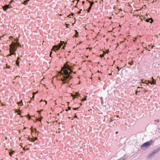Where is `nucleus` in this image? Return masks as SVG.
I'll use <instances>...</instances> for the list:
<instances>
[{
	"label": "nucleus",
	"instance_id": "1",
	"mask_svg": "<svg viewBox=\"0 0 160 160\" xmlns=\"http://www.w3.org/2000/svg\"><path fill=\"white\" fill-rule=\"evenodd\" d=\"M73 67L72 65L65 63L64 67L62 69L60 72V77L59 80L61 81L62 84H69L70 81L73 78L71 74L74 72Z\"/></svg>",
	"mask_w": 160,
	"mask_h": 160
},
{
	"label": "nucleus",
	"instance_id": "2",
	"mask_svg": "<svg viewBox=\"0 0 160 160\" xmlns=\"http://www.w3.org/2000/svg\"><path fill=\"white\" fill-rule=\"evenodd\" d=\"M20 45V44L18 41H17L16 42H12L11 44L9 45L10 48L9 51L10 53L15 56L16 54V51L17 50V47Z\"/></svg>",
	"mask_w": 160,
	"mask_h": 160
},
{
	"label": "nucleus",
	"instance_id": "3",
	"mask_svg": "<svg viewBox=\"0 0 160 160\" xmlns=\"http://www.w3.org/2000/svg\"><path fill=\"white\" fill-rule=\"evenodd\" d=\"M160 151V147H158L156 149L152 151L150 153L147 157V158L148 159H149L152 157H153L155 155L158 153V152Z\"/></svg>",
	"mask_w": 160,
	"mask_h": 160
},
{
	"label": "nucleus",
	"instance_id": "4",
	"mask_svg": "<svg viewBox=\"0 0 160 160\" xmlns=\"http://www.w3.org/2000/svg\"><path fill=\"white\" fill-rule=\"evenodd\" d=\"M154 142V141L152 139L146 142L141 145V148L142 149H144L145 148H147Z\"/></svg>",
	"mask_w": 160,
	"mask_h": 160
},
{
	"label": "nucleus",
	"instance_id": "5",
	"mask_svg": "<svg viewBox=\"0 0 160 160\" xmlns=\"http://www.w3.org/2000/svg\"><path fill=\"white\" fill-rule=\"evenodd\" d=\"M62 46V45L61 44L54 46L53 48V50L54 51L58 50L61 48Z\"/></svg>",
	"mask_w": 160,
	"mask_h": 160
},
{
	"label": "nucleus",
	"instance_id": "6",
	"mask_svg": "<svg viewBox=\"0 0 160 160\" xmlns=\"http://www.w3.org/2000/svg\"><path fill=\"white\" fill-rule=\"evenodd\" d=\"M89 2L90 4V5L87 10V12L88 13L89 12L90 10L91 9L92 5L94 4V2L93 1L91 2L90 1H89Z\"/></svg>",
	"mask_w": 160,
	"mask_h": 160
},
{
	"label": "nucleus",
	"instance_id": "7",
	"mask_svg": "<svg viewBox=\"0 0 160 160\" xmlns=\"http://www.w3.org/2000/svg\"><path fill=\"white\" fill-rule=\"evenodd\" d=\"M144 20L147 22H149L151 23H152L153 22V20L152 19L149 18L145 19H144Z\"/></svg>",
	"mask_w": 160,
	"mask_h": 160
},
{
	"label": "nucleus",
	"instance_id": "8",
	"mask_svg": "<svg viewBox=\"0 0 160 160\" xmlns=\"http://www.w3.org/2000/svg\"><path fill=\"white\" fill-rule=\"evenodd\" d=\"M31 132H35L36 134H37V135H38V131L37 130V129L36 128H32L31 129Z\"/></svg>",
	"mask_w": 160,
	"mask_h": 160
},
{
	"label": "nucleus",
	"instance_id": "9",
	"mask_svg": "<svg viewBox=\"0 0 160 160\" xmlns=\"http://www.w3.org/2000/svg\"><path fill=\"white\" fill-rule=\"evenodd\" d=\"M149 83L151 84H156V80L154 79H153L152 81H148Z\"/></svg>",
	"mask_w": 160,
	"mask_h": 160
},
{
	"label": "nucleus",
	"instance_id": "10",
	"mask_svg": "<svg viewBox=\"0 0 160 160\" xmlns=\"http://www.w3.org/2000/svg\"><path fill=\"white\" fill-rule=\"evenodd\" d=\"M19 60H20V58L19 57H18L17 58V60H16V64L18 65H19V63H20L19 61Z\"/></svg>",
	"mask_w": 160,
	"mask_h": 160
},
{
	"label": "nucleus",
	"instance_id": "11",
	"mask_svg": "<svg viewBox=\"0 0 160 160\" xmlns=\"http://www.w3.org/2000/svg\"><path fill=\"white\" fill-rule=\"evenodd\" d=\"M2 8L3 10L5 11H6L7 9H8V8L6 7V5H4L2 6Z\"/></svg>",
	"mask_w": 160,
	"mask_h": 160
},
{
	"label": "nucleus",
	"instance_id": "12",
	"mask_svg": "<svg viewBox=\"0 0 160 160\" xmlns=\"http://www.w3.org/2000/svg\"><path fill=\"white\" fill-rule=\"evenodd\" d=\"M11 3H12V2H9V4L6 5V7L7 8H8H8H12V7L10 6V4H11Z\"/></svg>",
	"mask_w": 160,
	"mask_h": 160
},
{
	"label": "nucleus",
	"instance_id": "13",
	"mask_svg": "<svg viewBox=\"0 0 160 160\" xmlns=\"http://www.w3.org/2000/svg\"><path fill=\"white\" fill-rule=\"evenodd\" d=\"M14 152L13 150H11L9 152V154L10 155L12 156Z\"/></svg>",
	"mask_w": 160,
	"mask_h": 160
},
{
	"label": "nucleus",
	"instance_id": "14",
	"mask_svg": "<svg viewBox=\"0 0 160 160\" xmlns=\"http://www.w3.org/2000/svg\"><path fill=\"white\" fill-rule=\"evenodd\" d=\"M42 118H43V117L42 116H40L38 118V120L39 121H41Z\"/></svg>",
	"mask_w": 160,
	"mask_h": 160
},
{
	"label": "nucleus",
	"instance_id": "15",
	"mask_svg": "<svg viewBox=\"0 0 160 160\" xmlns=\"http://www.w3.org/2000/svg\"><path fill=\"white\" fill-rule=\"evenodd\" d=\"M128 63L129 64L131 65H133V63L132 62H128Z\"/></svg>",
	"mask_w": 160,
	"mask_h": 160
},
{
	"label": "nucleus",
	"instance_id": "16",
	"mask_svg": "<svg viewBox=\"0 0 160 160\" xmlns=\"http://www.w3.org/2000/svg\"><path fill=\"white\" fill-rule=\"evenodd\" d=\"M82 11V9H81L80 10V11H78V12H77V13L78 14H79L80 13H81V11Z\"/></svg>",
	"mask_w": 160,
	"mask_h": 160
},
{
	"label": "nucleus",
	"instance_id": "17",
	"mask_svg": "<svg viewBox=\"0 0 160 160\" xmlns=\"http://www.w3.org/2000/svg\"><path fill=\"white\" fill-rule=\"evenodd\" d=\"M79 107L78 108H73V109L74 110H77L79 108Z\"/></svg>",
	"mask_w": 160,
	"mask_h": 160
},
{
	"label": "nucleus",
	"instance_id": "18",
	"mask_svg": "<svg viewBox=\"0 0 160 160\" xmlns=\"http://www.w3.org/2000/svg\"><path fill=\"white\" fill-rule=\"evenodd\" d=\"M6 67H7V68H9V69H10V67H11V66H9V65H7Z\"/></svg>",
	"mask_w": 160,
	"mask_h": 160
},
{
	"label": "nucleus",
	"instance_id": "19",
	"mask_svg": "<svg viewBox=\"0 0 160 160\" xmlns=\"http://www.w3.org/2000/svg\"><path fill=\"white\" fill-rule=\"evenodd\" d=\"M140 92V91H138L137 90L136 91V92H135V93L136 95H137L138 94V92Z\"/></svg>",
	"mask_w": 160,
	"mask_h": 160
},
{
	"label": "nucleus",
	"instance_id": "20",
	"mask_svg": "<svg viewBox=\"0 0 160 160\" xmlns=\"http://www.w3.org/2000/svg\"><path fill=\"white\" fill-rule=\"evenodd\" d=\"M131 82H132L133 83H134V82H136V80L135 79H134L132 81H131Z\"/></svg>",
	"mask_w": 160,
	"mask_h": 160
},
{
	"label": "nucleus",
	"instance_id": "21",
	"mask_svg": "<svg viewBox=\"0 0 160 160\" xmlns=\"http://www.w3.org/2000/svg\"><path fill=\"white\" fill-rule=\"evenodd\" d=\"M26 3V1H24L23 3L24 4H27V3Z\"/></svg>",
	"mask_w": 160,
	"mask_h": 160
},
{
	"label": "nucleus",
	"instance_id": "22",
	"mask_svg": "<svg viewBox=\"0 0 160 160\" xmlns=\"http://www.w3.org/2000/svg\"><path fill=\"white\" fill-rule=\"evenodd\" d=\"M86 100V98H85V99L82 98V100L83 101H85Z\"/></svg>",
	"mask_w": 160,
	"mask_h": 160
},
{
	"label": "nucleus",
	"instance_id": "23",
	"mask_svg": "<svg viewBox=\"0 0 160 160\" xmlns=\"http://www.w3.org/2000/svg\"><path fill=\"white\" fill-rule=\"evenodd\" d=\"M127 159V158H123V159H122L121 160H126Z\"/></svg>",
	"mask_w": 160,
	"mask_h": 160
},
{
	"label": "nucleus",
	"instance_id": "24",
	"mask_svg": "<svg viewBox=\"0 0 160 160\" xmlns=\"http://www.w3.org/2000/svg\"><path fill=\"white\" fill-rule=\"evenodd\" d=\"M156 122H159V119H157V120H155Z\"/></svg>",
	"mask_w": 160,
	"mask_h": 160
},
{
	"label": "nucleus",
	"instance_id": "25",
	"mask_svg": "<svg viewBox=\"0 0 160 160\" xmlns=\"http://www.w3.org/2000/svg\"><path fill=\"white\" fill-rule=\"evenodd\" d=\"M119 12H121L122 11V9H118Z\"/></svg>",
	"mask_w": 160,
	"mask_h": 160
},
{
	"label": "nucleus",
	"instance_id": "26",
	"mask_svg": "<svg viewBox=\"0 0 160 160\" xmlns=\"http://www.w3.org/2000/svg\"><path fill=\"white\" fill-rule=\"evenodd\" d=\"M76 34L77 35H78V32H77V30H76Z\"/></svg>",
	"mask_w": 160,
	"mask_h": 160
},
{
	"label": "nucleus",
	"instance_id": "27",
	"mask_svg": "<svg viewBox=\"0 0 160 160\" xmlns=\"http://www.w3.org/2000/svg\"><path fill=\"white\" fill-rule=\"evenodd\" d=\"M12 54L11 53H10V54H9L8 56H11L12 55Z\"/></svg>",
	"mask_w": 160,
	"mask_h": 160
},
{
	"label": "nucleus",
	"instance_id": "28",
	"mask_svg": "<svg viewBox=\"0 0 160 160\" xmlns=\"http://www.w3.org/2000/svg\"><path fill=\"white\" fill-rule=\"evenodd\" d=\"M117 68L118 69V72H119V70H120V69H119V67H117Z\"/></svg>",
	"mask_w": 160,
	"mask_h": 160
},
{
	"label": "nucleus",
	"instance_id": "29",
	"mask_svg": "<svg viewBox=\"0 0 160 160\" xmlns=\"http://www.w3.org/2000/svg\"><path fill=\"white\" fill-rule=\"evenodd\" d=\"M30 0H26L25 1H26V3H28V2Z\"/></svg>",
	"mask_w": 160,
	"mask_h": 160
},
{
	"label": "nucleus",
	"instance_id": "30",
	"mask_svg": "<svg viewBox=\"0 0 160 160\" xmlns=\"http://www.w3.org/2000/svg\"><path fill=\"white\" fill-rule=\"evenodd\" d=\"M155 47V46H152L150 48L151 49L152 48H153V47Z\"/></svg>",
	"mask_w": 160,
	"mask_h": 160
},
{
	"label": "nucleus",
	"instance_id": "31",
	"mask_svg": "<svg viewBox=\"0 0 160 160\" xmlns=\"http://www.w3.org/2000/svg\"><path fill=\"white\" fill-rule=\"evenodd\" d=\"M65 46H63L62 47V49H64V48H65Z\"/></svg>",
	"mask_w": 160,
	"mask_h": 160
},
{
	"label": "nucleus",
	"instance_id": "32",
	"mask_svg": "<svg viewBox=\"0 0 160 160\" xmlns=\"http://www.w3.org/2000/svg\"><path fill=\"white\" fill-rule=\"evenodd\" d=\"M142 88V87H139V86H138V87H137V88Z\"/></svg>",
	"mask_w": 160,
	"mask_h": 160
},
{
	"label": "nucleus",
	"instance_id": "33",
	"mask_svg": "<svg viewBox=\"0 0 160 160\" xmlns=\"http://www.w3.org/2000/svg\"><path fill=\"white\" fill-rule=\"evenodd\" d=\"M79 94H77V97H79Z\"/></svg>",
	"mask_w": 160,
	"mask_h": 160
},
{
	"label": "nucleus",
	"instance_id": "34",
	"mask_svg": "<svg viewBox=\"0 0 160 160\" xmlns=\"http://www.w3.org/2000/svg\"><path fill=\"white\" fill-rule=\"evenodd\" d=\"M82 4L83 5L85 3V2L84 1H82Z\"/></svg>",
	"mask_w": 160,
	"mask_h": 160
},
{
	"label": "nucleus",
	"instance_id": "35",
	"mask_svg": "<svg viewBox=\"0 0 160 160\" xmlns=\"http://www.w3.org/2000/svg\"><path fill=\"white\" fill-rule=\"evenodd\" d=\"M71 107H68V110H70L71 109Z\"/></svg>",
	"mask_w": 160,
	"mask_h": 160
},
{
	"label": "nucleus",
	"instance_id": "36",
	"mask_svg": "<svg viewBox=\"0 0 160 160\" xmlns=\"http://www.w3.org/2000/svg\"><path fill=\"white\" fill-rule=\"evenodd\" d=\"M104 56V55H102V57H103Z\"/></svg>",
	"mask_w": 160,
	"mask_h": 160
},
{
	"label": "nucleus",
	"instance_id": "37",
	"mask_svg": "<svg viewBox=\"0 0 160 160\" xmlns=\"http://www.w3.org/2000/svg\"><path fill=\"white\" fill-rule=\"evenodd\" d=\"M118 131L116 132V134H117L118 133Z\"/></svg>",
	"mask_w": 160,
	"mask_h": 160
},
{
	"label": "nucleus",
	"instance_id": "38",
	"mask_svg": "<svg viewBox=\"0 0 160 160\" xmlns=\"http://www.w3.org/2000/svg\"><path fill=\"white\" fill-rule=\"evenodd\" d=\"M68 109H66V111H67V112H68Z\"/></svg>",
	"mask_w": 160,
	"mask_h": 160
},
{
	"label": "nucleus",
	"instance_id": "39",
	"mask_svg": "<svg viewBox=\"0 0 160 160\" xmlns=\"http://www.w3.org/2000/svg\"><path fill=\"white\" fill-rule=\"evenodd\" d=\"M148 47H150V46H150V45H148Z\"/></svg>",
	"mask_w": 160,
	"mask_h": 160
},
{
	"label": "nucleus",
	"instance_id": "40",
	"mask_svg": "<svg viewBox=\"0 0 160 160\" xmlns=\"http://www.w3.org/2000/svg\"><path fill=\"white\" fill-rule=\"evenodd\" d=\"M75 117H76H76H77V116H75Z\"/></svg>",
	"mask_w": 160,
	"mask_h": 160
},
{
	"label": "nucleus",
	"instance_id": "41",
	"mask_svg": "<svg viewBox=\"0 0 160 160\" xmlns=\"http://www.w3.org/2000/svg\"><path fill=\"white\" fill-rule=\"evenodd\" d=\"M144 83H145V82H144ZM146 83V84H148L147 83Z\"/></svg>",
	"mask_w": 160,
	"mask_h": 160
},
{
	"label": "nucleus",
	"instance_id": "42",
	"mask_svg": "<svg viewBox=\"0 0 160 160\" xmlns=\"http://www.w3.org/2000/svg\"><path fill=\"white\" fill-rule=\"evenodd\" d=\"M75 7H76H76H77L76 6H75Z\"/></svg>",
	"mask_w": 160,
	"mask_h": 160
}]
</instances>
